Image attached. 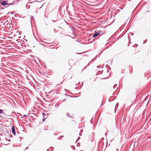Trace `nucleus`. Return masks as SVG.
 I'll list each match as a JSON object with an SVG mask.
<instances>
[{
  "label": "nucleus",
  "instance_id": "f257e3e1",
  "mask_svg": "<svg viewBox=\"0 0 151 151\" xmlns=\"http://www.w3.org/2000/svg\"><path fill=\"white\" fill-rule=\"evenodd\" d=\"M15 3L14 0H4L1 2V5L6 7H8L9 5H14Z\"/></svg>",
  "mask_w": 151,
  "mask_h": 151
},
{
  "label": "nucleus",
  "instance_id": "f03ea898",
  "mask_svg": "<svg viewBox=\"0 0 151 151\" xmlns=\"http://www.w3.org/2000/svg\"><path fill=\"white\" fill-rule=\"evenodd\" d=\"M23 50L25 52H27L28 49V45L27 43H24L23 45L22 46Z\"/></svg>",
  "mask_w": 151,
  "mask_h": 151
},
{
  "label": "nucleus",
  "instance_id": "7ed1b4c3",
  "mask_svg": "<svg viewBox=\"0 0 151 151\" xmlns=\"http://www.w3.org/2000/svg\"><path fill=\"white\" fill-rule=\"evenodd\" d=\"M101 32H102L101 31H98L97 32H96L93 35V37H95L99 35H100Z\"/></svg>",
  "mask_w": 151,
  "mask_h": 151
},
{
  "label": "nucleus",
  "instance_id": "20e7f679",
  "mask_svg": "<svg viewBox=\"0 0 151 151\" xmlns=\"http://www.w3.org/2000/svg\"><path fill=\"white\" fill-rule=\"evenodd\" d=\"M12 133L14 135L16 134V130L14 126H13L12 128Z\"/></svg>",
  "mask_w": 151,
  "mask_h": 151
},
{
  "label": "nucleus",
  "instance_id": "39448f33",
  "mask_svg": "<svg viewBox=\"0 0 151 151\" xmlns=\"http://www.w3.org/2000/svg\"><path fill=\"white\" fill-rule=\"evenodd\" d=\"M4 114L3 112V110L2 109H0V114Z\"/></svg>",
  "mask_w": 151,
  "mask_h": 151
},
{
  "label": "nucleus",
  "instance_id": "423d86ee",
  "mask_svg": "<svg viewBox=\"0 0 151 151\" xmlns=\"http://www.w3.org/2000/svg\"><path fill=\"white\" fill-rule=\"evenodd\" d=\"M34 18L33 17H32L31 19H30V22L31 23H32V22L34 21Z\"/></svg>",
  "mask_w": 151,
  "mask_h": 151
},
{
  "label": "nucleus",
  "instance_id": "0eeeda50",
  "mask_svg": "<svg viewBox=\"0 0 151 151\" xmlns=\"http://www.w3.org/2000/svg\"><path fill=\"white\" fill-rule=\"evenodd\" d=\"M117 86V84H115L113 86V88H116V86Z\"/></svg>",
  "mask_w": 151,
  "mask_h": 151
},
{
  "label": "nucleus",
  "instance_id": "6e6552de",
  "mask_svg": "<svg viewBox=\"0 0 151 151\" xmlns=\"http://www.w3.org/2000/svg\"><path fill=\"white\" fill-rule=\"evenodd\" d=\"M30 56L32 57V58H30L32 60H33V58H34L32 55H30Z\"/></svg>",
  "mask_w": 151,
  "mask_h": 151
},
{
  "label": "nucleus",
  "instance_id": "1a4fd4ad",
  "mask_svg": "<svg viewBox=\"0 0 151 151\" xmlns=\"http://www.w3.org/2000/svg\"><path fill=\"white\" fill-rule=\"evenodd\" d=\"M69 113H67V116L68 117L69 116Z\"/></svg>",
  "mask_w": 151,
  "mask_h": 151
},
{
  "label": "nucleus",
  "instance_id": "9d476101",
  "mask_svg": "<svg viewBox=\"0 0 151 151\" xmlns=\"http://www.w3.org/2000/svg\"><path fill=\"white\" fill-rule=\"evenodd\" d=\"M45 118H43V121H45Z\"/></svg>",
  "mask_w": 151,
  "mask_h": 151
},
{
  "label": "nucleus",
  "instance_id": "9b49d317",
  "mask_svg": "<svg viewBox=\"0 0 151 151\" xmlns=\"http://www.w3.org/2000/svg\"><path fill=\"white\" fill-rule=\"evenodd\" d=\"M28 70H26V72L27 73H28Z\"/></svg>",
  "mask_w": 151,
  "mask_h": 151
},
{
  "label": "nucleus",
  "instance_id": "f8f14e48",
  "mask_svg": "<svg viewBox=\"0 0 151 151\" xmlns=\"http://www.w3.org/2000/svg\"><path fill=\"white\" fill-rule=\"evenodd\" d=\"M28 4V2L27 3V4L26 6V7L27 8V5Z\"/></svg>",
  "mask_w": 151,
  "mask_h": 151
},
{
  "label": "nucleus",
  "instance_id": "ddd939ff",
  "mask_svg": "<svg viewBox=\"0 0 151 151\" xmlns=\"http://www.w3.org/2000/svg\"><path fill=\"white\" fill-rule=\"evenodd\" d=\"M69 117H70V118H71L72 119H73V117H72V116H69Z\"/></svg>",
  "mask_w": 151,
  "mask_h": 151
},
{
  "label": "nucleus",
  "instance_id": "4468645a",
  "mask_svg": "<svg viewBox=\"0 0 151 151\" xmlns=\"http://www.w3.org/2000/svg\"><path fill=\"white\" fill-rule=\"evenodd\" d=\"M66 100V99H64L63 100V101H65Z\"/></svg>",
  "mask_w": 151,
  "mask_h": 151
},
{
  "label": "nucleus",
  "instance_id": "2eb2a0df",
  "mask_svg": "<svg viewBox=\"0 0 151 151\" xmlns=\"http://www.w3.org/2000/svg\"><path fill=\"white\" fill-rule=\"evenodd\" d=\"M72 61H73L72 60H69V62Z\"/></svg>",
  "mask_w": 151,
  "mask_h": 151
},
{
  "label": "nucleus",
  "instance_id": "dca6fc26",
  "mask_svg": "<svg viewBox=\"0 0 151 151\" xmlns=\"http://www.w3.org/2000/svg\"><path fill=\"white\" fill-rule=\"evenodd\" d=\"M26 77H27V79L28 80V77L27 76H27H26Z\"/></svg>",
  "mask_w": 151,
  "mask_h": 151
},
{
  "label": "nucleus",
  "instance_id": "f3484780",
  "mask_svg": "<svg viewBox=\"0 0 151 151\" xmlns=\"http://www.w3.org/2000/svg\"><path fill=\"white\" fill-rule=\"evenodd\" d=\"M77 54H81V53H77Z\"/></svg>",
  "mask_w": 151,
  "mask_h": 151
},
{
  "label": "nucleus",
  "instance_id": "a211bd4d",
  "mask_svg": "<svg viewBox=\"0 0 151 151\" xmlns=\"http://www.w3.org/2000/svg\"><path fill=\"white\" fill-rule=\"evenodd\" d=\"M52 21L53 22H55V20H52Z\"/></svg>",
  "mask_w": 151,
  "mask_h": 151
},
{
  "label": "nucleus",
  "instance_id": "6ab92c4d",
  "mask_svg": "<svg viewBox=\"0 0 151 151\" xmlns=\"http://www.w3.org/2000/svg\"><path fill=\"white\" fill-rule=\"evenodd\" d=\"M97 68H100V66H97Z\"/></svg>",
  "mask_w": 151,
  "mask_h": 151
},
{
  "label": "nucleus",
  "instance_id": "aec40b11",
  "mask_svg": "<svg viewBox=\"0 0 151 151\" xmlns=\"http://www.w3.org/2000/svg\"><path fill=\"white\" fill-rule=\"evenodd\" d=\"M54 31L55 32H55V29H54Z\"/></svg>",
  "mask_w": 151,
  "mask_h": 151
},
{
  "label": "nucleus",
  "instance_id": "412c9836",
  "mask_svg": "<svg viewBox=\"0 0 151 151\" xmlns=\"http://www.w3.org/2000/svg\"><path fill=\"white\" fill-rule=\"evenodd\" d=\"M26 116V115H23V116Z\"/></svg>",
  "mask_w": 151,
  "mask_h": 151
},
{
  "label": "nucleus",
  "instance_id": "4be33fe9",
  "mask_svg": "<svg viewBox=\"0 0 151 151\" xmlns=\"http://www.w3.org/2000/svg\"><path fill=\"white\" fill-rule=\"evenodd\" d=\"M50 150V149L49 150H47V151H49Z\"/></svg>",
  "mask_w": 151,
  "mask_h": 151
},
{
  "label": "nucleus",
  "instance_id": "5701e85b",
  "mask_svg": "<svg viewBox=\"0 0 151 151\" xmlns=\"http://www.w3.org/2000/svg\"><path fill=\"white\" fill-rule=\"evenodd\" d=\"M61 137H63V136H61Z\"/></svg>",
  "mask_w": 151,
  "mask_h": 151
},
{
  "label": "nucleus",
  "instance_id": "b1692460",
  "mask_svg": "<svg viewBox=\"0 0 151 151\" xmlns=\"http://www.w3.org/2000/svg\"><path fill=\"white\" fill-rule=\"evenodd\" d=\"M28 148V147H27L26 148V149H27Z\"/></svg>",
  "mask_w": 151,
  "mask_h": 151
},
{
  "label": "nucleus",
  "instance_id": "393cba45",
  "mask_svg": "<svg viewBox=\"0 0 151 151\" xmlns=\"http://www.w3.org/2000/svg\"><path fill=\"white\" fill-rule=\"evenodd\" d=\"M118 150H118V149H117V150H116V151H118Z\"/></svg>",
  "mask_w": 151,
  "mask_h": 151
},
{
  "label": "nucleus",
  "instance_id": "a878e982",
  "mask_svg": "<svg viewBox=\"0 0 151 151\" xmlns=\"http://www.w3.org/2000/svg\"><path fill=\"white\" fill-rule=\"evenodd\" d=\"M31 3V2H29V3Z\"/></svg>",
  "mask_w": 151,
  "mask_h": 151
},
{
  "label": "nucleus",
  "instance_id": "bb28decb",
  "mask_svg": "<svg viewBox=\"0 0 151 151\" xmlns=\"http://www.w3.org/2000/svg\"><path fill=\"white\" fill-rule=\"evenodd\" d=\"M31 76V77H32V76Z\"/></svg>",
  "mask_w": 151,
  "mask_h": 151
},
{
  "label": "nucleus",
  "instance_id": "cd10ccee",
  "mask_svg": "<svg viewBox=\"0 0 151 151\" xmlns=\"http://www.w3.org/2000/svg\"><path fill=\"white\" fill-rule=\"evenodd\" d=\"M105 134L106 135V133Z\"/></svg>",
  "mask_w": 151,
  "mask_h": 151
},
{
  "label": "nucleus",
  "instance_id": "c85d7f7f",
  "mask_svg": "<svg viewBox=\"0 0 151 151\" xmlns=\"http://www.w3.org/2000/svg\"><path fill=\"white\" fill-rule=\"evenodd\" d=\"M117 104H118V103L116 104V106L117 105Z\"/></svg>",
  "mask_w": 151,
  "mask_h": 151
}]
</instances>
